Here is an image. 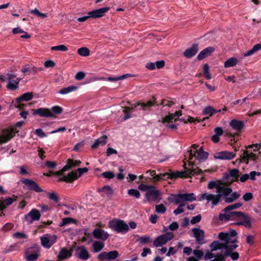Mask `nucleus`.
<instances>
[{
	"mask_svg": "<svg viewBox=\"0 0 261 261\" xmlns=\"http://www.w3.org/2000/svg\"><path fill=\"white\" fill-rule=\"evenodd\" d=\"M189 152V160L190 161L189 166L191 167L190 169H187L185 167L186 170L183 171H177L175 172L171 173H164L156 175L155 171L154 170H149L147 172H150V176L152 177L154 181H159L161 180H166L167 179H174L178 177H191L192 176H194L198 174H201L203 171L201 169L198 167L194 168L195 166L194 163L191 162V160L195 158L196 159L199 161H202L205 160L208 155V152L203 150V147H201L198 151L197 152V155L195 152L193 153L192 150H188Z\"/></svg>",
	"mask_w": 261,
	"mask_h": 261,
	"instance_id": "1",
	"label": "nucleus"
},
{
	"mask_svg": "<svg viewBox=\"0 0 261 261\" xmlns=\"http://www.w3.org/2000/svg\"><path fill=\"white\" fill-rule=\"evenodd\" d=\"M24 123V121H20L15 123L10 128L4 129L3 131V134L0 136V144L6 143L10 141L18 132L17 127H21Z\"/></svg>",
	"mask_w": 261,
	"mask_h": 261,
	"instance_id": "2",
	"label": "nucleus"
},
{
	"mask_svg": "<svg viewBox=\"0 0 261 261\" xmlns=\"http://www.w3.org/2000/svg\"><path fill=\"white\" fill-rule=\"evenodd\" d=\"M109 227L117 233H125L129 230L128 225L123 221L120 219L112 220L109 222Z\"/></svg>",
	"mask_w": 261,
	"mask_h": 261,
	"instance_id": "3",
	"label": "nucleus"
},
{
	"mask_svg": "<svg viewBox=\"0 0 261 261\" xmlns=\"http://www.w3.org/2000/svg\"><path fill=\"white\" fill-rule=\"evenodd\" d=\"M88 170V168L86 167L78 168L77 171L79 172V175H77L76 172L72 171L67 176H63V177H60L58 181L71 182L80 177L83 173L87 172Z\"/></svg>",
	"mask_w": 261,
	"mask_h": 261,
	"instance_id": "4",
	"label": "nucleus"
},
{
	"mask_svg": "<svg viewBox=\"0 0 261 261\" xmlns=\"http://www.w3.org/2000/svg\"><path fill=\"white\" fill-rule=\"evenodd\" d=\"M233 214L237 215V218H240L242 220L240 222L234 223V225H243L248 228L251 227V218L248 215L241 212L234 213Z\"/></svg>",
	"mask_w": 261,
	"mask_h": 261,
	"instance_id": "5",
	"label": "nucleus"
},
{
	"mask_svg": "<svg viewBox=\"0 0 261 261\" xmlns=\"http://www.w3.org/2000/svg\"><path fill=\"white\" fill-rule=\"evenodd\" d=\"M258 158V155L253 152H249L247 150L244 151L243 154L240 155V159L236 160V162L239 161V163L244 162L248 164L249 161H256Z\"/></svg>",
	"mask_w": 261,
	"mask_h": 261,
	"instance_id": "6",
	"label": "nucleus"
},
{
	"mask_svg": "<svg viewBox=\"0 0 261 261\" xmlns=\"http://www.w3.org/2000/svg\"><path fill=\"white\" fill-rule=\"evenodd\" d=\"M156 99L153 96L151 100H149L146 102H137L134 105H132L131 107H129V108H130V111H133L134 109L137 106H141L143 111L150 110V108L154 106L156 104Z\"/></svg>",
	"mask_w": 261,
	"mask_h": 261,
	"instance_id": "7",
	"label": "nucleus"
},
{
	"mask_svg": "<svg viewBox=\"0 0 261 261\" xmlns=\"http://www.w3.org/2000/svg\"><path fill=\"white\" fill-rule=\"evenodd\" d=\"M40 217L41 214L39 211L36 208H33L24 216V219L29 224H31L33 221H38Z\"/></svg>",
	"mask_w": 261,
	"mask_h": 261,
	"instance_id": "8",
	"label": "nucleus"
},
{
	"mask_svg": "<svg viewBox=\"0 0 261 261\" xmlns=\"http://www.w3.org/2000/svg\"><path fill=\"white\" fill-rule=\"evenodd\" d=\"M118 256V252L117 250H113L108 252H102L97 255V258L100 261H103L105 259H115L117 258Z\"/></svg>",
	"mask_w": 261,
	"mask_h": 261,
	"instance_id": "9",
	"label": "nucleus"
},
{
	"mask_svg": "<svg viewBox=\"0 0 261 261\" xmlns=\"http://www.w3.org/2000/svg\"><path fill=\"white\" fill-rule=\"evenodd\" d=\"M33 97V93L32 92H26L23 94L21 96L17 98L16 99V107L19 109H23L25 106L24 105L22 104L21 102L23 101H29L31 100Z\"/></svg>",
	"mask_w": 261,
	"mask_h": 261,
	"instance_id": "10",
	"label": "nucleus"
},
{
	"mask_svg": "<svg viewBox=\"0 0 261 261\" xmlns=\"http://www.w3.org/2000/svg\"><path fill=\"white\" fill-rule=\"evenodd\" d=\"M21 182L27 186L29 190L34 191L37 193H40L43 191V190L39 185L33 180L24 178L21 180Z\"/></svg>",
	"mask_w": 261,
	"mask_h": 261,
	"instance_id": "11",
	"label": "nucleus"
},
{
	"mask_svg": "<svg viewBox=\"0 0 261 261\" xmlns=\"http://www.w3.org/2000/svg\"><path fill=\"white\" fill-rule=\"evenodd\" d=\"M236 153L233 152L222 151L216 152L214 157L216 159L219 160H231L234 158Z\"/></svg>",
	"mask_w": 261,
	"mask_h": 261,
	"instance_id": "12",
	"label": "nucleus"
},
{
	"mask_svg": "<svg viewBox=\"0 0 261 261\" xmlns=\"http://www.w3.org/2000/svg\"><path fill=\"white\" fill-rule=\"evenodd\" d=\"M92 235L94 238L103 241H106L110 236L107 232L99 228H96L93 230Z\"/></svg>",
	"mask_w": 261,
	"mask_h": 261,
	"instance_id": "13",
	"label": "nucleus"
},
{
	"mask_svg": "<svg viewBox=\"0 0 261 261\" xmlns=\"http://www.w3.org/2000/svg\"><path fill=\"white\" fill-rule=\"evenodd\" d=\"M33 115H38L41 117H53L54 115L47 108H40L37 109L33 110Z\"/></svg>",
	"mask_w": 261,
	"mask_h": 261,
	"instance_id": "14",
	"label": "nucleus"
},
{
	"mask_svg": "<svg viewBox=\"0 0 261 261\" xmlns=\"http://www.w3.org/2000/svg\"><path fill=\"white\" fill-rule=\"evenodd\" d=\"M110 8L109 7H103L98 9L94 10L92 11L88 12V15L90 18H100L102 17L104 14L107 13L109 10Z\"/></svg>",
	"mask_w": 261,
	"mask_h": 261,
	"instance_id": "15",
	"label": "nucleus"
},
{
	"mask_svg": "<svg viewBox=\"0 0 261 261\" xmlns=\"http://www.w3.org/2000/svg\"><path fill=\"white\" fill-rule=\"evenodd\" d=\"M192 231L193 233L194 237L195 238L196 242L198 244L201 245L203 242L204 238V232L203 230L194 228L192 229Z\"/></svg>",
	"mask_w": 261,
	"mask_h": 261,
	"instance_id": "16",
	"label": "nucleus"
},
{
	"mask_svg": "<svg viewBox=\"0 0 261 261\" xmlns=\"http://www.w3.org/2000/svg\"><path fill=\"white\" fill-rule=\"evenodd\" d=\"M80 250V252L77 255V257L83 260H86L90 258V254L85 248L83 246H77L76 251Z\"/></svg>",
	"mask_w": 261,
	"mask_h": 261,
	"instance_id": "17",
	"label": "nucleus"
},
{
	"mask_svg": "<svg viewBox=\"0 0 261 261\" xmlns=\"http://www.w3.org/2000/svg\"><path fill=\"white\" fill-rule=\"evenodd\" d=\"M198 45L194 43L192 46L185 50L184 52V56L187 58H190L194 56L198 52Z\"/></svg>",
	"mask_w": 261,
	"mask_h": 261,
	"instance_id": "18",
	"label": "nucleus"
},
{
	"mask_svg": "<svg viewBox=\"0 0 261 261\" xmlns=\"http://www.w3.org/2000/svg\"><path fill=\"white\" fill-rule=\"evenodd\" d=\"M215 50V48L212 46L206 47L200 52L198 55L197 58L199 60H202L207 57L211 56L212 53H213Z\"/></svg>",
	"mask_w": 261,
	"mask_h": 261,
	"instance_id": "19",
	"label": "nucleus"
},
{
	"mask_svg": "<svg viewBox=\"0 0 261 261\" xmlns=\"http://www.w3.org/2000/svg\"><path fill=\"white\" fill-rule=\"evenodd\" d=\"M230 126L239 133H241L244 127L245 124L243 121L238 120L237 119H232L229 123Z\"/></svg>",
	"mask_w": 261,
	"mask_h": 261,
	"instance_id": "20",
	"label": "nucleus"
},
{
	"mask_svg": "<svg viewBox=\"0 0 261 261\" xmlns=\"http://www.w3.org/2000/svg\"><path fill=\"white\" fill-rule=\"evenodd\" d=\"M81 162L79 161H75L73 159H69L67 161V164L64 166L62 170V171L64 172L65 171L68 170L72 167L79 166L80 165Z\"/></svg>",
	"mask_w": 261,
	"mask_h": 261,
	"instance_id": "21",
	"label": "nucleus"
},
{
	"mask_svg": "<svg viewBox=\"0 0 261 261\" xmlns=\"http://www.w3.org/2000/svg\"><path fill=\"white\" fill-rule=\"evenodd\" d=\"M179 198L181 200V202L185 201L192 202L196 199V196L193 193H184L179 194Z\"/></svg>",
	"mask_w": 261,
	"mask_h": 261,
	"instance_id": "22",
	"label": "nucleus"
},
{
	"mask_svg": "<svg viewBox=\"0 0 261 261\" xmlns=\"http://www.w3.org/2000/svg\"><path fill=\"white\" fill-rule=\"evenodd\" d=\"M160 191L155 190L154 188V189H150V190H148L145 194V196L147 201H149L150 200V197H152L153 199H155L160 196Z\"/></svg>",
	"mask_w": 261,
	"mask_h": 261,
	"instance_id": "23",
	"label": "nucleus"
},
{
	"mask_svg": "<svg viewBox=\"0 0 261 261\" xmlns=\"http://www.w3.org/2000/svg\"><path fill=\"white\" fill-rule=\"evenodd\" d=\"M71 255V250H68L65 248H62L60 251V252L58 255V257L60 260H64L70 257Z\"/></svg>",
	"mask_w": 261,
	"mask_h": 261,
	"instance_id": "24",
	"label": "nucleus"
},
{
	"mask_svg": "<svg viewBox=\"0 0 261 261\" xmlns=\"http://www.w3.org/2000/svg\"><path fill=\"white\" fill-rule=\"evenodd\" d=\"M225 243H220L218 241H213L210 245L211 248V251H215L218 250L224 249H225Z\"/></svg>",
	"mask_w": 261,
	"mask_h": 261,
	"instance_id": "25",
	"label": "nucleus"
},
{
	"mask_svg": "<svg viewBox=\"0 0 261 261\" xmlns=\"http://www.w3.org/2000/svg\"><path fill=\"white\" fill-rule=\"evenodd\" d=\"M107 136L106 135H103L102 137H100L99 138L97 139L92 145L91 148L92 149H95L97 148L100 145H105L107 142Z\"/></svg>",
	"mask_w": 261,
	"mask_h": 261,
	"instance_id": "26",
	"label": "nucleus"
},
{
	"mask_svg": "<svg viewBox=\"0 0 261 261\" xmlns=\"http://www.w3.org/2000/svg\"><path fill=\"white\" fill-rule=\"evenodd\" d=\"M79 87L76 86L71 85L67 87L61 89L59 93L61 94L64 95L70 92L75 91L78 89Z\"/></svg>",
	"mask_w": 261,
	"mask_h": 261,
	"instance_id": "27",
	"label": "nucleus"
},
{
	"mask_svg": "<svg viewBox=\"0 0 261 261\" xmlns=\"http://www.w3.org/2000/svg\"><path fill=\"white\" fill-rule=\"evenodd\" d=\"M104 246V243L99 241H95L92 244L93 251L94 252H99L103 248Z\"/></svg>",
	"mask_w": 261,
	"mask_h": 261,
	"instance_id": "28",
	"label": "nucleus"
},
{
	"mask_svg": "<svg viewBox=\"0 0 261 261\" xmlns=\"http://www.w3.org/2000/svg\"><path fill=\"white\" fill-rule=\"evenodd\" d=\"M239 170L237 169H232L230 170L229 175L232 178L231 182L238 181L239 177L240 176Z\"/></svg>",
	"mask_w": 261,
	"mask_h": 261,
	"instance_id": "29",
	"label": "nucleus"
},
{
	"mask_svg": "<svg viewBox=\"0 0 261 261\" xmlns=\"http://www.w3.org/2000/svg\"><path fill=\"white\" fill-rule=\"evenodd\" d=\"M243 205V203L242 202H238L236 203L233 204L229 205L222 210V211L224 213H228L229 212H231L232 210L234 209H237Z\"/></svg>",
	"mask_w": 261,
	"mask_h": 261,
	"instance_id": "30",
	"label": "nucleus"
},
{
	"mask_svg": "<svg viewBox=\"0 0 261 261\" xmlns=\"http://www.w3.org/2000/svg\"><path fill=\"white\" fill-rule=\"evenodd\" d=\"M238 60L237 58L234 57H231L229 58L224 62V67L228 68L233 67L236 65Z\"/></svg>",
	"mask_w": 261,
	"mask_h": 261,
	"instance_id": "31",
	"label": "nucleus"
},
{
	"mask_svg": "<svg viewBox=\"0 0 261 261\" xmlns=\"http://www.w3.org/2000/svg\"><path fill=\"white\" fill-rule=\"evenodd\" d=\"M167 242L165 240L164 237L162 236V235H161L155 238V239L154 240L153 246L154 247H158L165 244Z\"/></svg>",
	"mask_w": 261,
	"mask_h": 261,
	"instance_id": "32",
	"label": "nucleus"
},
{
	"mask_svg": "<svg viewBox=\"0 0 261 261\" xmlns=\"http://www.w3.org/2000/svg\"><path fill=\"white\" fill-rule=\"evenodd\" d=\"M240 196V194L237 192H233L230 196L225 198L226 203H231L238 199Z\"/></svg>",
	"mask_w": 261,
	"mask_h": 261,
	"instance_id": "33",
	"label": "nucleus"
},
{
	"mask_svg": "<svg viewBox=\"0 0 261 261\" xmlns=\"http://www.w3.org/2000/svg\"><path fill=\"white\" fill-rule=\"evenodd\" d=\"M167 200L171 203L175 202L176 204L181 203V200L179 198V194H172L171 196L167 198Z\"/></svg>",
	"mask_w": 261,
	"mask_h": 261,
	"instance_id": "34",
	"label": "nucleus"
},
{
	"mask_svg": "<svg viewBox=\"0 0 261 261\" xmlns=\"http://www.w3.org/2000/svg\"><path fill=\"white\" fill-rule=\"evenodd\" d=\"M13 196L15 197V198H13L10 197H7L3 201H0V203L2 204L3 206H5L6 208L7 206L11 205L14 201L16 200L17 197L14 196V195H13Z\"/></svg>",
	"mask_w": 261,
	"mask_h": 261,
	"instance_id": "35",
	"label": "nucleus"
},
{
	"mask_svg": "<svg viewBox=\"0 0 261 261\" xmlns=\"http://www.w3.org/2000/svg\"><path fill=\"white\" fill-rule=\"evenodd\" d=\"M215 109L211 106H208L203 109L202 113L204 115H208L210 117L215 114Z\"/></svg>",
	"mask_w": 261,
	"mask_h": 261,
	"instance_id": "36",
	"label": "nucleus"
},
{
	"mask_svg": "<svg viewBox=\"0 0 261 261\" xmlns=\"http://www.w3.org/2000/svg\"><path fill=\"white\" fill-rule=\"evenodd\" d=\"M77 53L83 57H87L90 55L89 49L86 47H82L77 49Z\"/></svg>",
	"mask_w": 261,
	"mask_h": 261,
	"instance_id": "37",
	"label": "nucleus"
},
{
	"mask_svg": "<svg viewBox=\"0 0 261 261\" xmlns=\"http://www.w3.org/2000/svg\"><path fill=\"white\" fill-rule=\"evenodd\" d=\"M218 238L222 241H224V243L229 244L230 241L228 239V236L226 232H221L218 234Z\"/></svg>",
	"mask_w": 261,
	"mask_h": 261,
	"instance_id": "38",
	"label": "nucleus"
},
{
	"mask_svg": "<svg viewBox=\"0 0 261 261\" xmlns=\"http://www.w3.org/2000/svg\"><path fill=\"white\" fill-rule=\"evenodd\" d=\"M174 118V115L173 113H169V115L165 116L162 120H159L163 123L172 122Z\"/></svg>",
	"mask_w": 261,
	"mask_h": 261,
	"instance_id": "39",
	"label": "nucleus"
},
{
	"mask_svg": "<svg viewBox=\"0 0 261 261\" xmlns=\"http://www.w3.org/2000/svg\"><path fill=\"white\" fill-rule=\"evenodd\" d=\"M224 255L226 256L230 257L233 260H237L240 256L239 253L238 252H224Z\"/></svg>",
	"mask_w": 261,
	"mask_h": 261,
	"instance_id": "40",
	"label": "nucleus"
},
{
	"mask_svg": "<svg viewBox=\"0 0 261 261\" xmlns=\"http://www.w3.org/2000/svg\"><path fill=\"white\" fill-rule=\"evenodd\" d=\"M238 247V245L237 244H229L225 243L224 252H233V251L235 250Z\"/></svg>",
	"mask_w": 261,
	"mask_h": 261,
	"instance_id": "41",
	"label": "nucleus"
},
{
	"mask_svg": "<svg viewBox=\"0 0 261 261\" xmlns=\"http://www.w3.org/2000/svg\"><path fill=\"white\" fill-rule=\"evenodd\" d=\"M41 245L45 248L49 249L50 248L49 246V239L48 237H41Z\"/></svg>",
	"mask_w": 261,
	"mask_h": 261,
	"instance_id": "42",
	"label": "nucleus"
},
{
	"mask_svg": "<svg viewBox=\"0 0 261 261\" xmlns=\"http://www.w3.org/2000/svg\"><path fill=\"white\" fill-rule=\"evenodd\" d=\"M215 195L212 194L203 193L201 197L199 198V200L201 201L204 199H206L208 201H212V199L214 198Z\"/></svg>",
	"mask_w": 261,
	"mask_h": 261,
	"instance_id": "43",
	"label": "nucleus"
},
{
	"mask_svg": "<svg viewBox=\"0 0 261 261\" xmlns=\"http://www.w3.org/2000/svg\"><path fill=\"white\" fill-rule=\"evenodd\" d=\"M75 222V219L72 218H63L62 220V222L60 224L59 226L60 227L63 226L64 225H66L68 224L73 223Z\"/></svg>",
	"mask_w": 261,
	"mask_h": 261,
	"instance_id": "44",
	"label": "nucleus"
},
{
	"mask_svg": "<svg viewBox=\"0 0 261 261\" xmlns=\"http://www.w3.org/2000/svg\"><path fill=\"white\" fill-rule=\"evenodd\" d=\"M128 194L136 198H139L140 196V192L137 189H131L128 190Z\"/></svg>",
	"mask_w": 261,
	"mask_h": 261,
	"instance_id": "45",
	"label": "nucleus"
},
{
	"mask_svg": "<svg viewBox=\"0 0 261 261\" xmlns=\"http://www.w3.org/2000/svg\"><path fill=\"white\" fill-rule=\"evenodd\" d=\"M130 109L129 107H124L123 110V113L125 114V116L123 117L122 119L123 120H126L127 119L132 118L133 117L132 115L130 113Z\"/></svg>",
	"mask_w": 261,
	"mask_h": 261,
	"instance_id": "46",
	"label": "nucleus"
},
{
	"mask_svg": "<svg viewBox=\"0 0 261 261\" xmlns=\"http://www.w3.org/2000/svg\"><path fill=\"white\" fill-rule=\"evenodd\" d=\"M234 213H238V212H229L227 213L224 222L235 220L237 218V215L233 214Z\"/></svg>",
	"mask_w": 261,
	"mask_h": 261,
	"instance_id": "47",
	"label": "nucleus"
},
{
	"mask_svg": "<svg viewBox=\"0 0 261 261\" xmlns=\"http://www.w3.org/2000/svg\"><path fill=\"white\" fill-rule=\"evenodd\" d=\"M139 243L141 244H148L151 242V240L149 237L148 236H142L138 240Z\"/></svg>",
	"mask_w": 261,
	"mask_h": 261,
	"instance_id": "48",
	"label": "nucleus"
},
{
	"mask_svg": "<svg viewBox=\"0 0 261 261\" xmlns=\"http://www.w3.org/2000/svg\"><path fill=\"white\" fill-rule=\"evenodd\" d=\"M154 187L152 185H147L141 184L138 186V189L142 191H148L150 189H154Z\"/></svg>",
	"mask_w": 261,
	"mask_h": 261,
	"instance_id": "49",
	"label": "nucleus"
},
{
	"mask_svg": "<svg viewBox=\"0 0 261 261\" xmlns=\"http://www.w3.org/2000/svg\"><path fill=\"white\" fill-rule=\"evenodd\" d=\"M223 189L224 190L222 192V194H221V197H223L224 201H225V198L227 197L229 195H230L231 193L232 192V189L230 188L225 187V188Z\"/></svg>",
	"mask_w": 261,
	"mask_h": 261,
	"instance_id": "50",
	"label": "nucleus"
},
{
	"mask_svg": "<svg viewBox=\"0 0 261 261\" xmlns=\"http://www.w3.org/2000/svg\"><path fill=\"white\" fill-rule=\"evenodd\" d=\"M51 49L52 50H59V51H66L68 50V48L65 45H64L63 44H61V45H57V46H52L51 47Z\"/></svg>",
	"mask_w": 261,
	"mask_h": 261,
	"instance_id": "51",
	"label": "nucleus"
},
{
	"mask_svg": "<svg viewBox=\"0 0 261 261\" xmlns=\"http://www.w3.org/2000/svg\"><path fill=\"white\" fill-rule=\"evenodd\" d=\"M166 211V208L163 204L155 206V212L159 214H164Z\"/></svg>",
	"mask_w": 261,
	"mask_h": 261,
	"instance_id": "52",
	"label": "nucleus"
},
{
	"mask_svg": "<svg viewBox=\"0 0 261 261\" xmlns=\"http://www.w3.org/2000/svg\"><path fill=\"white\" fill-rule=\"evenodd\" d=\"M51 111H52V113L53 114H55L59 115L63 112V109L60 106H56L51 108Z\"/></svg>",
	"mask_w": 261,
	"mask_h": 261,
	"instance_id": "53",
	"label": "nucleus"
},
{
	"mask_svg": "<svg viewBox=\"0 0 261 261\" xmlns=\"http://www.w3.org/2000/svg\"><path fill=\"white\" fill-rule=\"evenodd\" d=\"M48 196L49 199L54 201L56 203L58 202L60 200L59 196L54 192L48 193Z\"/></svg>",
	"mask_w": 261,
	"mask_h": 261,
	"instance_id": "54",
	"label": "nucleus"
},
{
	"mask_svg": "<svg viewBox=\"0 0 261 261\" xmlns=\"http://www.w3.org/2000/svg\"><path fill=\"white\" fill-rule=\"evenodd\" d=\"M221 194L215 195L214 198L212 199V204L213 206L217 205L220 201Z\"/></svg>",
	"mask_w": 261,
	"mask_h": 261,
	"instance_id": "55",
	"label": "nucleus"
},
{
	"mask_svg": "<svg viewBox=\"0 0 261 261\" xmlns=\"http://www.w3.org/2000/svg\"><path fill=\"white\" fill-rule=\"evenodd\" d=\"M38 258V254L37 253H32L27 256V261H35Z\"/></svg>",
	"mask_w": 261,
	"mask_h": 261,
	"instance_id": "56",
	"label": "nucleus"
},
{
	"mask_svg": "<svg viewBox=\"0 0 261 261\" xmlns=\"http://www.w3.org/2000/svg\"><path fill=\"white\" fill-rule=\"evenodd\" d=\"M35 134L40 138H43L47 136L41 128L36 129Z\"/></svg>",
	"mask_w": 261,
	"mask_h": 261,
	"instance_id": "57",
	"label": "nucleus"
},
{
	"mask_svg": "<svg viewBox=\"0 0 261 261\" xmlns=\"http://www.w3.org/2000/svg\"><path fill=\"white\" fill-rule=\"evenodd\" d=\"M102 175L106 178L112 179L114 177L115 175L113 172L111 171H106L102 173Z\"/></svg>",
	"mask_w": 261,
	"mask_h": 261,
	"instance_id": "58",
	"label": "nucleus"
},
{
	"mask_svg": "<svg viewBox=\"0 0 261 261\" xmlns=\"http://www.w3.org/2000/svg\"><path fill=\"white\" fill-rule=\"evenodd\" d=\"M7 88L11 90H15L18 88V86L15 83H13L12 81H8Z\"/></svg>",
	"mask_w": 261,
	"mask_h": 261,
	"instance_id": "59",
	"label": "nucleus"
},
{
	"mask_svg": "<svg viewBox=\"0 0 261 261\" xmlns=\"http://www.w3.org/2000/svg\"><path fill=\"white\" fill-rule=\"evenodd\" d=\"M219 183V181H211L208 182L207 185V188L209 189H213L214 188H217L218 184Z\"/></svg>",
	"mask_w": 261,
	"mask_h": 261,
	"instance_id": "60",
	"label": "nucleus"
},
{
	"mask_svg": "<svg viewBox=\"0 0 261 261\" xmlns=\"http://www.w3.org/2000/svg\"><path fill=\"white\" fill-rule=\"evenodd\" d=\"M86 76V74L82 71L78 72L75 75V79L77 81H81Z\"/></svg>",
	"mask_w": 261,
	"mask_h": 261,
	"instance_id": "61",
	"label": "nucleus"
},
{
	"mask_svg": "<svg viewBox=\"0 0 261 261\" xmlns=\"http://www.w3.org/2000/svg\"><path fill=\"white\" fill-rule=\"evenodd\" d=\"M166 242L171 240L173 238V234L172 232H168L162 235Z\"/></svg>",
	"mask_w": 261,
	"mask_h": 261,
	"instance_id": "62",
	"label": "nucleus"
},
{
	"mask_svg": "<svg viewBox=\"0 0 261 261\" xmlns=\"http://www.w3.org/2000/svg\"><path fill=\"white\" fill-rule=\"evenodd\" d=\"M254 236L249 234L247 236L246 243L250 246H252L254 243Z\"/></svg>",
	"mask_w": 261,
	"mask_h": 261,
	"instance_id": "63",
	"label": "nucleus"
},
{
	"mask_svg": "<svg viewBox=\"0 0 261 261\" xmlns=\"http://www.w3.org/2000/svg\"><path fill=\"white\" fill-rule=\"evenodd\" d=\"M226 256L224 255V252L223 254L218 253L215 255L214 257L217 261H225Z\"/></svg>",
	"mask_w": 261,
	"mask_h": 261,
	"instance_id": "64",
	"label": "nucleus"
}]
</instances>
